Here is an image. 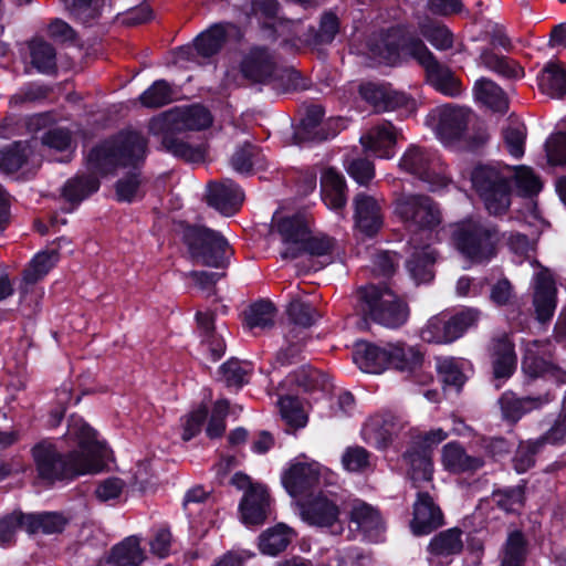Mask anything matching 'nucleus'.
<instances>
[{
    "mask_svg": "<svg viewBox=\"0 0 566 566\" xmlns=\"http://www.w3.org/2000/svg\"><path fill=\"white\" fill-rule=\"evenodd\" d=\"M420 337L427 343L447 344L455 340L448 319L442 315L432 316L421 328Z\"/></svg>",
    "mask_w": 566,
    "mask_h": 566,
    "instance_id": "46",
    "label": "nucleus"
},
{
    "mask_svg": "<svg viewBox=\"0 0 566 566\" xmlns=\"http://www.w3.org/2000/svg\"><path fill=\"white\" fill-rule=\"evenodd\" d=\"M494 503L505 512H517L524 501V489L522 486L499 490L493 493Z\"/></svg>",
    "mask_w": 566,
    "mask_h": 566,
    "instance_id": "60",
    "label": "nucleus"
},
{
    "mask_svg": "<svg viewBox=\"0 0 566 566\" xmlns=\"http://www.w3.org/2000/svg\"><path fill=\"white\" fill-rule=\"evenodd\" d=\"M65 442L70 448L66 459L62 457V447L50 441H41L32 449L38 478L52 484L101 471L109 459L108 448L95 437V431L77 416H71Z\"/></svg>",
    "mask_w": 566,
    "mask_h": 566,
    "instance_id": "1",
    "label": "nucleus"
},
{
    "mask_svg": "<svg viewBox=\"0 0 566 566\" xmlns=\"http://www.w3.org/2000/svg\"><path fill=\"white\" fill-rule=\"evenodd\" d=\"M25 531L30 534L42 532L55 534L64 530L66 520L59 513L27 514L24 517Z\"/></svg>",
    "mask_w": 566,
    "mask_h": 566,
    "instance_id": "44",
    "label": "nucleus"
},
{
    "mask_svg": "<svg viewBox=\"0 0 566 566\" xmlns=\"http://www.w3.org/2000/svg\"><path fill=\"white\" fill-rule=\"evenodd\" d=\"M400 133L390 123L384 122L370 127L360 136V144L365 151L375 154L379 158H391L395 145Z\"/></svg>",
    "mask_w": 566,
    "mask_h": 566,
    "instance_id": "21",
    "label": "nucleus"
},
{
    "mask_svg": "<svg viewBox=\"0 0 566 566\" xmlns=\"http://www.w3.org/2000/svg\"><path fill=\"white\" fill-rule=\"evenodd\" d=\"M394 213L409 227L420 230H431L441 220L438 207L422 195H399L394 202Z\"/></svg>",
    "mask_w": 566,
    "mask_h": 566,
    "instance_id": "12",
    "label": "nucleus"
},
{
    "mask_svg": "<svg viewBox=\"0 0 566 566\" xmlns=\"http://www.w3.org/2000/svg\"><path fill=\"white\" fill-rule=\"evenodd\" d=\"M409 467L408 474L416 486L421 482H429L433 473L432 458L428 450L411 448L405 454Z\"/></svg>",
    "mask_w": 566,
    "mask_h": 566,
    "instance_id": "39",
    "label": "nucleus"
},
{
    "mask_svg": "<svg viewBox=\"0 0 566 566\" xmlns=\"http://www.w3.org/2000/svg\"><path fill=\"white\" fill-rule=\"evenodd\" d=\"M65 8L84 23L95 19L106 0H63Z\"/></svg>",
    "mask_w": 566,
    "mask_h": 566,
    "instance_id": "58",
    "label": "nucleus"
},
{
    "mask_svg": "<svg viewBox=\"0 0 566 566\" xmlns=\"http://www.w3.org/2000/svg\"><path fill=\"white\" fill-rule=\"evenodd\" d=\"M27 514L13 512L0 518V544H11L18 530H25L24 517Z\"/></svg>",
    "mask_w": 566,
    "mask_h": 566,
    "instance_id": "62",
    "label": "nucleus"
},
{
    "mask_svg": "<svg viewBox=\"0 0 566 566\" xmlns=\"http://www.w3.org/2000/svg\"><path fill=\"white\" fill-rule=\"evenodd\" d=\"M525 138L526 127L518 120L511 122L503 129L506 150L514 158H521L524 155Z\"/></svg>",
    "mask_w": 566,
    "mask_h": 566,
    "instance_id": "54",
    "label": "nucleus"
},
{
    "mask_svg": "<svg viewBox=\"0 0 566 566\" xmlns=\"http://www.w3.org/2000/svg\"><path fill=\"white\" fill-rule=\"evenodd\" d=\"M98 180L93 177H76L66 182L63 188V196L70 202H80L91 193L97 191Z\"/></svg>",
    "mask_w": 566,
    "mask_h": 566,
    "instance_id": "52",
    "label": "nucleus"
},
{
    "mask_svg": "<svg viewBox=\"0 0 566 566\" xmlns=\"http://www.w3.org/2000/svg\"><path fill=\"white\" fill-rule=\"evenodd\" d=\"M355 223L367 237L375 235L382 227V213L379 202L371 196L358 193L354 198Z\"/></svg>",
    "mask_w": 566,
    "mask_h": 566,
    "instance_id": "23",
    "label": "nucleus"
},
{
    "mask_svg": "<svg viewBox=\"0 0 566 566\" xmlns=\"http://www.w3.org/2000/svg\"><path fill=\"white\" fill-rule=\"evenodd\" d=\"M468 118V109L443 105L436 107L428 114L426 124L443 144L451 145L463 135Z\"/></svg>",
    "mask_w": 566,
    "mask_h": 566,
    "instance_id": "15",
    "label": "nucleus"
},
{
    "mask_svg": "<svg viewBox=\"0 0 566 566\" xmlns=\"http://www.w3.org/2000/svg\"><path fill=\"white\" fill-rule=\"evenodd\" d=\"M232 34L240 36V31L234 24L229 22L216 23L197 36L195 48L200 55L205 57L212 56L220 51L226 39Z\"/></svg>",
    "mask_w": 566,
    "mask_h": 566,
    "instance_id": "28",
    "label": "nucleus"
},
{
    "mask_svg": "<svg viewBox=\"0 0 566 566\" xmlns=\"http://www.w3.org/2000/svg\"><path fill=\"white\" fill-rule=\"evenodd\" d=\"M295 532L284 523H279L261 533L259 548L262 554L276 556L292 542Z\"/></svg>",
    "mask_w": 566,
    "mask_h": 566,
    "instance_id": "34",
    "label": "nucleus"
},
{
    "mask_svg": "<svg viewBox=\"0 0 566 566\" xmlns=\"http://www.w3.org/2000/svg\"><path fill=\"white\" fill-rule=\"evenodd\" d=\"M475 98L490 108L504 112L507 109V97L503 90L493 81L482 77L473 87Z\"/></svg>",
    "mask_w": 566,
    "mask_h": 566,
    "instance_id": "43",
    "label": "nucleus"
},
{
    "mask_svg": "<svg viewBox=\"0 0 566 566\" xmlns=\"http://www.w3.org/2000/svg\"><path fill=\"white\" fill-rule=\"evenodd\" d=\"M509 167L480 165L470 172L473 188L483 199L486 210L492 214H502L510 207Z\"/></svg>",
    "mask_w": 566,
    "mask_h": 566,
    "instance_id": "7",
    "label": "nucleus"
},
{
    "mask_svg": "<svg viewBox=\"0 0 566 566\" xmlns=\"http://www.w3.org/2000/svg\"><path fill=\"white\" fill-rule=\"evenodd\" d=\"M442 464L452 473L474 472L484 465L481 457L470 455L455 442L447 443L442 449Z\"/></svg>",
    "mask_w": 566,
    "mask_h": 566,
    "instance_id": "30",
    "label": "nucleus"
},
{
    "mask_svg": "<svg viewBox=\"0 0 566 566\" xmlns=\"http://www.w3.org/2000/svg\"><path fill=\"white\" fill-rule=\"evenodd\" d=\"M321 195L326 207L340 211L347 201L346 182L340 172L334 168H325L321 176Z\"/></svg>",
    "mask_w": 566,
    "mask_h": 566,
    "instance_id": "27",
    "label": "nucleus"
},
{
    "mask_svg": "<svg viewBox=\"0 0 566 566\" xmlns=\"http://www.w3.org/2000/svg\"><path fill=\"white\" fill-rule=\"evenodd\" d=\"M275 314V307L271 302H256L245 313V326L249 329L270 327L274 324Z\"/></svg>",
    "mask_w": 566,
    "mask_h": 566,
    "instance_id": "51",
    "label": "nucleus"
},
{
    "mask_svg": "<svg viewBox=\"0 0 566 566\" xmlns=\"http://www.w3.org/2000/svg\"><path fill=\"white\" fill-rule=\"evenodd\" d=\"M413 251L407 262L408 270L412 279L419 283H427L433 279L431 265L436 260V252L429 247H418L412 239Z\"/></svg>",
    "mask_w": 566,
    "mask_h": 566,
    "instance_id": "35",
    "label": "nucleus"
},
{
    "mask_svg": "<svg viewBox=\"0 0 566 566\" xmlns=\"http://www.w3.org/2000/svg\"><path fill=\"white\" fill-rule=\"evenodd\" d=\"M184 241L196 262L213 268L224 266L228 242L219 232L200 226L187 227Z\"/></svg>",
    "mask_w": 566,
    "mask_h": 566,
    "instance_id": "9",
    "label": "nucleus"
},
{
    "mask_svg": "<svg viewBox=\"0 0 566 566\" xmlns=\"http://www.w3.org/2000/svg\"><path fill=\"white\" fill-rule=\"evenodd\" d=\"M526 555L525 541L520 532H512L506 541L502 566H520Z\"/></svg>",
    "mask_w": 566,
    "mask_h": 566,
    "instance_id": "56",
    "label": "nucleus"
},
{
    "mask_svg": "<svg viewBox=\"0 0 566 566\" xmlns=\"http://www.w3.org/2000/svg\"><path fill=\"white\" fill-rule=\"evenodd\" d=\"M389 367L400 371H412L422 363V354L412 346L388 344Z\"/></svg>",
    "mask_w": 566,
    "mask_h": 566,
    "instance_id": "42",
    "label": "nucleus"
},
{
    "mask_svg": "<svg viewBox=\"0 0 566 566\" xmlns=\"http://www.w3.org/2000/svg\"><path fill=\"white\" fill-rule=\"evenodd\" d=\"M458 250L472 262H484L495 254L497 231L478 219H467L452 227Z\"/></svg>",
    "mask_w": 566,
    "mask_h": 566,
    "instance_id": "6",
    "label": "nucleus"
},
{
    "mask_svg": "<svg viewBox=\"0 0 566 566\" xmlns=\"http://www.w3.org/2000/svg\"><path fill=\"white\" fill-rule=\"evenodd\" d=\"M272 232L279 234L283 249V259H296L303 253L314 256L333 254L336 242L333 238L322 233H314L310 226V219L304 213L292 217H281L275 213L272 222Z\"/></svg>",
    "mask_w": 566,
    "mask_h": 566,
    "instance_id": "4",
    "label": "nucleus"
},
{
    "mask_svg": "<svg viewBox=\"0 0 566 566\" xmlns=\"http://www.w3.org/2000/svg\"><path fill=\"white\" fill-rule=\"evenodd\" d=\"M369 54L378 63L397 65L415 59L427 72L430 84L440 93L455 97L461 94V84L450 69L434 59L426 44L416 38L408 28L396 27L375 34L369 40Z\"/></svg>",
    "mask_w": 566,
    "mask_h": 566,
    "instance_id": "2",
    "label": "nucleus"
},
{
    "mask_svg": "<svg viewBox=\"0 0 566 566\" xmlns=\"http://www.w3.org/2000/svg\"><path fill=\"white\" fill-rule=\"evenodd\" d=\"M291 323L294 325L286 334V346L281 348L275 357L276 366H287L296 363L305 345V328L312 326L317 319L316 311L308 304L294 300L287 307Z\"/></svg>",
    "mask_w": 566,
    "mask_h": 566,
    "instance_id": "8",
    "label": "nucleus"
},
{
    "mask_svg": "<svg viewBox=\"0 0 566 566\" xmlns=\"http://www.w3.org/2000/svg\"><path fill=\"white\" fill-rule=\"evenodd\" d=\"M359 93L367 103L379 112L394 109L406 102L403 94L391 92L387 87L375 83L361 84Z\"/></svg>",
    "mask_w": 566,
    "mask_h": 566,
    "instance_id": "33",
    "label": "nucleus"
},
{
    "mask_svg": "<svg viewBox=\"0 0 566 566\" xmlns=\"http://www.w3.org/2000/svg\"><path fill=\"white\" fill-rule=\"evenodd\" d=\"M231 166L240 174L250 172L253 167H261L258 149L250 144L238 148L231 158Z\"/></svg>",
    "mask_w": 566,
    "mask_h": 566,
    "instance_id": "57",
    "label": "nucleus"
},
{
    "mask_svg": "<svg viewBox=\"0 0 566 566\" xmlns=\"http://www.w3.org/2000/svg\"><path fill=\"white\" fill-rule=\"evenodd\" d=\"M211 123L212 116L207 108L200 105H192L172 109L163 116L151 119L149 129L155 135H158L164 128L182 133L208 128Z\"/></svg>",
    "mask_w": 566,
    "mask_h": 566,
    "instance_id": "14",
    "label": "nucleus"
},
{
    "mask_svg": "<svg viewBox=\"0 0 566 566\" xmlns=\"http://www.w3.org/2000/svg\"><path fill=\"white\" fill-rule=\"evenodd\" d=\"M420 33L437 49L448 50L453 44V35L450 30L429 18L419 20Z\"/></svg>",
    "mask_w": 566,
    "mask_h": 566,
    "instance_id": "48",
    "label": "nucleus"
},
{
    "mask_svg": "<svg viewBox=\"0 0 566 566\" xmlns=\"http://www.w3.org/2000/svg\"><path fill=\"white\" fill-rule=\"evenodd\" d=\"M548 401L547 397L518 398L512 391H505L499 399L502 417L509 422L518 421L525 413L538 409Z\"/></svg>",
    "mask_w": 566,
    "mask_h": 566,
    "instance_id": "29",
    "label": "nucleus"
},
{
    "mask_svg": "<svg viewBox=\"0 0 566 566\" xmlns=\"http://www.w3.org/2000/svg\"><path fill=\"white\" fill-rule=\"evenodd\" d=\"M335 474L317 462H294L285 471L282 482L289 494L300 496L307 491H318L331 486Z\"/></svg>",
    "mask_w": 566,
    "mask_h": 566,
    "instance_id": "10",
    "label": "nucleus"
},
{
    "mask_svg": "<svg viewBox=\"0 0 566 566\" xmlns=\"http://www.w3.org/2000/svg\"><path fill=\"white\" fill-rule=\"evenodd\" d=\"M276 62L273 54L264 46H253L244 53L240 71L242 75L253 82H266L275 73Z\"/></svg>",
    "mask_w": 566,
    "mask_h": 566,
    "instance_id": "19",
    "label": "nucleus"
},
{
    "mask_svg": "<svg viewBox=\"0 0 566 566\" xmlns=\"http://www.w3.org/2000/svg\"><path fill=\"white\" fill-rule=\"evenodd\" d=\"M358 311L369 315L378 324L397 328L403 325L409 316V310L391 290L368 285L357 292Z\"/></svg>",
    "mask_w": 566,
    "mask_h": 566,
    "instance_id": "5",
    "label": "nucleus"
},
{
    "mask_svg": "<svg viewBox=\"0 0 566 566\" xmlns=\"http://www.w3.org/2000/svg\"><path fill=\"white\" fill-rule=\"evenodd\" d=\"M551 355V343L533 340L525 347L523 358V370L532 377L545 375L546 373H556V378L560 382H566V373L551 370L546 357Z\"/></svg>",
    "mask_w": 566,
    "mask_h": 566,
    "instance_id": "26",
    "label": "nucleus"
},
{
    "mask_svg": "<svg viewBox=\"0 0 566 566\" xmlns=\"http://www.w3.org/2000/svg\"><path fill=\"white\" fill-rule=\"evenodd\" d=\"M176 92L165 80L155 81L139 97L146 107H161L175 101Z\"/></svg>",
    "mask_w": 566,
    "mask_h": 566,
    "instance_id": "50",
    "label": "nucleus"
},
{
    "mask_svg": "<svg viewBox=\"0 0 566 566\" xmlns=\"http://www.w3.org/2000/svg\"><path fill=\"white\" fill-rule=\"evenodd\" d=\"M145 155V138L136 132H126L94 148L87 161L90 169L101 175L114 174L118 168H130L116 185L117 199L130 202L139 197L140 180L136 170Z\"/></svg>",
    "mask_w": 566,
    "mask_h": 566,
    "instance_id": "3",
    "label": "nucleus"
},
{
    "mask_svg": "<svg viewBox=\"0 0 566 566\" xmlns=\"http://www.w3.org/2000/svg\"><path fill=\"white\" fill-rule=\"evenodd\" d=\"M492 350L495 379L499 381L510 378L516 368V355L511 339L506 335L495 339Z\"/></svg>",
    "mask_w": 566,
    "mask_h": 566,
    "instance_id": "31",
    "label": "nucleus"
},
{
    "mask_svg": "<svg viewBox=\"0 0 566 566\" xmlns=\"http://www.w3.org/2000/svg\"><path fill=\"white\" fill-rule=\"evenodd\" d=\"M343 468L349 472H359L369 464V453L363 447H348L342 455Z\"/></svg>",
    "mask_w": 566,
    "mask_h": 566,
    "instance_id": "63",
    "label": "nucleus"
},
{
    "mask_svg": "<svg viewBox=\"0 0 566 566\" xmlns=\"http://www.w3.org/2000/svg\"><path fill=\"white\" fill-rule=\"evenodd\" d=\"M436 367L444 387H451L459 391L468 379L467 363L462 359L440 357L437 358Z\"/></svg>",
    "mask_w": 566,
    "mask_h": 566,
    "instance_id": "38",
    "label": "nucleus"
},
{
    "mask_svg": "<svg viewBox=\"0 0 566 566\" xmlns=\"http://www.w3.org/2000/svg\"><path fill=\"white\" fill-rule=\"evenodd\" d=\"M399 167L401 170L427 182L432 191L440 190L449 184V179L436 170L432 156L416 145H411L403 153Z\"/></svg>",
    "mask_w": 566,
    "mask_h": 566,
    "instance_id": "16",
    "label": "nucleus"
},
{
    "mask_svg": "<svg viewBox=\"0 0 566 566\" xmlns=\"http://www.w3.org/2000/svg\"><path fill=\"white\" fill-rule=\"evenodd\" d=\"M29 60L33 69L39 73L51 74L56 69V53L54 48L41 40L33 39L28 44Z\"/></svg>",
    "mask_w": 566,
    "mask_h": 566,
    "instance_id": "40",
    "label": "nucleus"
},
{
    "mask_svg": "<svg viewBox=\"0 0 566 566\" xmlns=\"http://www.w3.org/2000/svg\"><path fill=\"white\" fill-rule=\"evenodd\" d=\"M230 482L237 489L244 491L239 504L242 523L248 526L262 524L268 517L270 507V496L265 486L252 483L251 479L242 472H237Z\"/></svg>",
    "mask_w": 566,
    "mask_h": 566,
    "instance_id": "13",
    "label": "nucleus"
},
{
    "mask_svg": "<svg viewBox=\"0 0 566 566\" xmlns=\"http://www.w3.org/2000/svg\"><path fill=\"white\" fill-rule=\"evenodd\" d=\"M30 154L31 149L28 143H14L8 149L0 151V170L8 174L17 171Z\"/></svg>",
    "mask_w": 566,
    "mask_h": 566,
    "instance_id": "53",
    "label": "nucleus"
},
{
    "mask_svg": "<svg viewBox=\"0 0 566 566\" xmlns=\"http://www.w3.org/2000/svg\"><path fill=\"white\" fill-rule=\"evenodd\" d=\"M277 403L280 413L287 424L295 428L305 427L307 416L297 398L284 396L279 399Z\"/></svg>",
    "mask_w": 566,
    "mask_h": 566,
    "instance_id": "55",
    "label": "nucleus"
},
{
    "mask_svg": "<svg viewBox=\"0 0 566 566\" xmlns=\"http://www.w3.org/2000/svg\"><path fill=\"white\" fill-rule=\"evenodd\" d=\"M538 86L551 97L563 96L566 93V71L557 62H548L538 75Z\"/></svg>",
    "mask_w": 566,
    "mask_h": 566,
    "instance_id": "41",
    "label": "nucleus"
},
{
    "mask_svg": "<svg viewBox=\"0 0 566 566\" xmlns=\"http://www.w3.org/2000/svg\"><path fill=\"white\" fill-rule=\"evenodd\" d=\"M59 259L60 255L56 249L40 251L24 270V280L29 283H35L43 279L55 266Z\"/></svg>",
    "mask_w": 566,
    "mask_h": 566,
    "instance_id": "45",
    "label": "nucleus"
},
{
    "mask_svg": "<svg viewBox=\"0 0 566 566\" xmlns=\"http://www.w3.org/2000/svg\"><path fill=\"white\" fill-rule=\"evenodd\" d=\"M340 504L342 497L333 489L313 491L300 503L301 517L310 525L333 527L340 524Z\"/></svg>",
    "mask_w": 566,
    "mask_h": 566,
    "instance_id": "11",
    "label": "nucleus"
},
{
    "mask_svg": "<svg viewBox=\"0 0 566 566\" xmlns=\"http://www.w3.org/2000/svg\"><path fill=\"white\" fill-rule=\"evenodd\" d=\"M168 128H164L159 134H163L164 147L177 157H181L189 161H197L203 158L205 150L200 146H191L182 139L176 137Z\"/></svg>",
    "mask_w": 566,
    "mask_h": 566,
    "instance_id": "47",
    "label": "nucleus"
},
{
    "mask_svg": "<svg viewBox=\"0 0 566 566\" xmlns=\"http://www.w3.org/2000/svg\"><path fill=\"white\" fill-rule=\"evenodd\" d=\"M402 427L392 415H375L361 429L364 441L377 449L387 448Z\"/></svg>",
    "mask_w": 566,
    "mask_h": 566,
    "instance_id": "22",
    "label": "nucleus"
},
{
    "mask_svg": "<svg viewBox=\"0 0 566 566\" xmlns=\"http://www.w3.org/2000/svg\"><path fill=\"white\" fill-rule=\"evenodd\" d=\"M324 117V109L319 105H313L307 108L305 117L301 123L300 135H305L311 139H326L327 136L321 135L316 129Z\"/></svg>",
    "mask_w": 566,
    "mask_h": 566,
    "instance_id": "61",
    "label": "nucleus"
},
{
    "mask_svg": "<svg viewBox=\"0 0 566 566\" xmlns=\"http://www.w3.org/2000/svg\"><path fill=\"white\" fill-rule=\"evenodd\" d=\"M349 518L365 538L370 542L380 539L385 525L379 512L375 507L360 500H355L352 503Z\"/></svg>",
    "mask_w": 566,
    "mask_h": 566,
    "instance_id": "24",
    "label": "nucleus"
},
{
    "mask_svg": "<svg viewBox=\"0 0 566 566\" xmlns=\"http://www.w3.org/2000/svg\"><path fill=\"white\" fill-rule=\"evenodd\" d=\"M478 63L504 78L518 80L524 76V69L516 61L505 55L496 54L491 49H485L481 52Z\"/></svg>",
    "mask_w": 566,
    "mask_h": 566,
    "instance_id": "32",
    "label": "nucleus"
},
{
    "mask_svg": "<svg viewBox=\"0 0 566 566\" xmlns=\"http://www.w3.org/2000/svg\"><path fill=\"white\" fill-rule=\"evenodd\" d=\"M412 515L410 528L418 536L430 534L443 525V514L428 493H418Z\"/></svg>",
    "mask_w": 566,
    "mask_h": 566,
    "instance_id": "20",
    "label": "nucleus"
},
{
    "mask_svg": "<svg viewBox=\"0 0 566 566\" xmlns=\"http://www.w3.org/2000/svg\"><path fill=\"white\" fill-rule=\"evenodd\" d=\"M463 548L462 531L452 527L434 535L428 544V553L436 557L458 555Z\"/></svg>",
    "mask_w": 566,
    "mask_h": 566,
    "instance_id": "37",
    "label": "nucleus"
},
{
    "mask_svg": "<svg viewBox=\"0 0 566 566\" xmlns=\"http://www.w3.org/2000/svg\"><path fill=\"white\" fill-rule=\"evenodd\" d=\"M507 180L513 178L517 192L521 196L533 197L542 189V182L527 166L509 167Z\"/></svg>",
    "mask_w": 566,
    "mask_h": 566,
    "instance_id": "49",
    "label": "nucleus"
},
{
    "mask_svg": "<svg viewBox=\"0 0 566 566\" xmlns=\"http://www.w3.org/2000/svg\"><path fill=\"white\" fill-rule=\"evenodd\" d=\"M291 381H295L297 386L305 391L322 390L327 388L326 380L319 371L311 368L308 365L302 366L294 375L290 376Z\"/></svg>",
    "mask_w": 566,
    "mask_h": 566,
    "instance_id": "59",
    "label": "nucleus"
},
{
    "mask_svg": "<svg viewBox=\"0 0 566 566\" xmlns=\"http://www.w3.org/2000/svg\"><path fill=\"white\" fill-rule=\"evenodd\" d=\"M145 560L137 536H128L115 545L108 556L107 563L113 566H139Z\"/></svg>",
    "mask_w": 566,
    "mask_h": 566,
    "instance_id": "36",
    "label": "nucleus"
},
{
    "mask_svg": "<svg viewBox=\"0 0 566 566\" xmlns=\"http://www.w3.org/2000/svg\"><path fill=\"white\" fill-rule=\"evenodd\" d=\"M533 308L535 318L541 324L548 323L557 306V287L547 270L537 272L533 277Z\"/></svg>",
    "mask_w": 566,
    "mask_h": 566,
    "instance_id": "17",
    "label": "nucleus"
},
{
    "mask_svg": "<svg viewBox=\"0 0 566 566\" xmlns=\"http://www.w3.org/2000/svg\"><path fill=\"white\" fill-rule=\"evenodd\" d=\"M244 200L243 191L230 179L209 182L207 202L224 216L234 214Z\"/></svg>",
    "mask_w": 566,
    "mask_h": 566,
    "instance_id": "18",
    "label": "nucleus"
},
{
    "mask_svg": "<svg viewBox=\"0 0 566 566\" xmlns=\"http://www.w3.org/2000/svg\"><path fill=\"white\" fill-rule=\"evenodd\" d=\"M546 156L551 165L566 164V134L552 135L546 142Z\"/></svg>",
    "mask_w": 566,
    "mask_h": 566,
    "instance_id": "64",
    "label": "nucleus"
},
{
    "mask_svg": "<svg viewBox=\"0 0 566 566\" xmlns=\"http://www.w3.org/2000/svg\"><path fill=\"white\" fill-rule=\"evenodd\" d=\"M353 359L360 370L369 374H381L389 368L388 344L378 346L358 342L353 352Z\"/></svg>",
    "mask_w": 566,
    "mask_h": 566,
    "instance_id": "25",
    "label": "nucleus"
}]
</instances>
